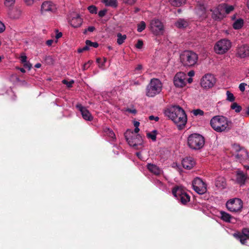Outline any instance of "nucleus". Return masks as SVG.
Here are the masks:
<instances>
[{"instance_id":"a18cd8bd","label":"nucleus","mask_w":249,"mask_h":249,"mask_svg":"<svg viewBox=\"0 0 249 249\" xmlns=\"http://www.w3.org/2000/svg\"><path fill=\"white\" fill-rule=\"evenodd\" d=\"M62 83L66 85L68 87L70 88L72 86V85L73 84L74 81L71 80L70 81H68L66 80H63L62 81Z\"/></svg>"},{"instance_id":"aec40b11","label":"nucleus","mask_w":249,"mask_h":249,"mask_svg":"<svg viewBox=\"0 0 249 249\" xmlns=\"http://www.w3.org/2000/svg\"><path fill=\"white\" fill-rule=\"evenodd\" d=\"M182 165L185 169L190 170L196 165V161L192 157H186L182 160Z\"/></svg>"},{"instance_id":"2eb2a0df","label":"nucleus","mask_w":249,"mask_h":249,"mask_svg":"<svg viewBox=\"0 0 249 249\" xmlns=\"http://www.w3.org/2000/svg\"><path fill=\"white\" fill-rule=\"evenodd\" d=\"M69 22L72 27L78 28L82 25V19L78 14L72 13L69 18Z\"/></svg>"},{"instance_id":"3c124183","label":"nucleus","mask_w":249,"mask_h":249,"mask_svg":"<svg viewBox=\"0 0 249 249\" xmlns=\"http://www.w3.org/2000/svg\"><path fill=\"white\" fill-rule=\"evenodd\" d=\"M107 130H108L107 134L109 135V136L113 139H115V134L114 133V132L111 130H110L109 129H108Z\"/></svg>"},{"instance_id":"6e6d98bb","label":"nucleus","mask_w":249,"mask_h":249,"mask_svg":"<svg viewBox=\"0 0 249 249\" xmlns=\"http://www.w3.org/2000/svg\"><path fill=\"white\" fill-rule=\"evenodd\" d=\"M95 30V27L93 26H89L88 28L87 29H86L84 32V34H86L87 31H89L90 32H93Z\"/></svg>"},{"instance_id":"0e129e2a","label":"nucleus","mask_w":249,"mask_h":249,"mask_svg":"<svg viewBox=\"0 0 249 249\" xmlns=\"http://www.w3.org/2000/svg\"><path fill=\"white\" fill-rule=\"evenodd\" d=\"M17 69H18L20 70V71L22 72V73H25V70L23 69V68H17Z\"/></svg>"},{"instance_id":"a211bd4d","label":"nucleus","mask_w":249,"mask_h":249,"mask_svg":"<svg viewBox=\"0 0 249 249\" xmlns=\"http://www.w3.org/2000/svg\"><path fill=\"white\" fill-rule=\"evenodd\" d=\"M76 107L80 111L83 119L87 121H91L93 117L87 108L81 105H77Z\"/></svg>"},{"instance_id":"774afa93","label":"nucleus","mask_w":249,"mask_h":249,"mask_svg":"<svg viewBox=\"0 0 249 249\" xmlns=\"http://www.w3.org/2000/svg\"><path fill=\"white\" fill-rule=\"evenodd\" d=\"M246 5L247 7L249 9V0H246Z\"/></svg>"},{"instance_id":"4be33fe9","label":"nucleus","mask_w":249,"mask_h":249,"mask_svg":"<svg viewBox=\"0 0 249 249\" xmlns=\"http://www.w3.org/2000/svg\"><path fill=\"white\" fill-rule=\"evenodd\" d=\"M247 178V175L244 174L242 171L238 170L236 171V180L238 183L241 185L244 184Z\"/></svg>"},{"instance_id":"a878e982","label":"nucleus","mask_w":249,"mask_h":249,"mask_svg":"<svg viewBox=\"0 0 249 249\" xmlns=\"http://www.w3.org/2000/svg\"><path fill=\"white\" fill-rule=\"evenodd\" d=\"M219 8H222L225 15L228 14L232 11L234 9V7L232 5H229L226 3H222L219 4Z\"/></svg>"},{"instance_id":"5fc2aeb1","label":"nucleus","mask_w":249,"mask_h":249,"mask_svg":"<svg viewBox=\"0 0 249 249\" xmlns=\"http://www.w3.org/2000/svg\"><path fill=\"white\" fill-rule=\"evenodd\" d=\"M106 10H101L98 12V15L100 17H103L107 13Z\"/></svg>"},{"instance_id":"39448f33","label":"nucleus","mask_w":249,"mask_h":249,"mask_svg":"<svg viewBox=\"0 0 249 249\" xmlns=\"http://www.w3.org/2000/svg\"><path fill=\"white\" fill-rule=\"evenodd\" d=\"M161 81L157 78H153L146 88V95L148 97H154L159 94L162 89Z\"/></svg>"},{"instance_id":"58836bf2","label":"nucleus","mask_w":249,"mask_h":249,"mask_svg":"<svg viewBox=\"0 0 249 249\" xmlns=\"http://www.w3.org/2000/svg\"><path fill=\"white\" fill-rule=\"evenodd\" d=\"M16 0H4V5L7 7H11L14 5Z\"/></svg>"},{"instance_id":"f704fd0d","label":"nucleus","mask_w":249,"mask_h":249,"mask_svg":"<svg viewBox=\"0 0 249 249\" xmlns=\"http://www.w3.org/2000/svg\"><path fill=\"white\" fill-rule=\"evenodd\" d=\"M226 94L227 96L226 100L227 101L232 102L235 100V97L234 96V95L230 91L227 90Z\"/></svg>"},{"instance_id":"b1692460","label":"nucleus","mask_w":249,"mask_h":249,"mask_svg":"<svg viewBox=\"0 0 249 249\" xmlns=\"http://www.w3.org/2000/svg\"><path fill=\"white\" fill-rule=\"evenodd\" d=\"M21 11L17 8H14L9 10L8 15L9 17L14 19L18 18L21 15Z\"/></svg>"},{"instance_id":"72a5a7b5","label":"nucleus","mask_w":249,"mask_h":249,"mask_svg":"<svg viewBox=\"0 0 249 249\" xmlns=\"http://www.w3.org/2000/svg\"><path fill=\"white\" fill-rule=\"evenodd\" d=\"M117 37L118 44L119 45H121L124 42V40L126 38V35H122L121 34L119 33L117 35Z\"/></svg>"},{"instance_id":"cd10ccee","label":"nucleus","mask_w":249,"mask_h":249,"mask_svg":"<svg viewBox=\"0 0 249 249\" xmlns=\"http://www.w3.org/2000/svg\"><path fill=\"white\" fill-rule=\"evenodd\" d=\"M175 25L178 28H183L188 25V22L183 19H179L175 23Z\"/></svg>"},{"instance_id":"1a4fd4ad","label":"nucleus","mask_w":249,"mask_h":249,"mask_svg":"<svg viewBox=\"0 0 249 249\" xmlns=\"http://www.w3.org/2000/svg\"><path fill=\"white\" fill-rule=\"evenodd\" d=\"M149 28L151 32L155 36H161L164 32L163 23L157 18H154L150 21Z\"/></svg>"},{"instance_id":"6e6552de","label":"nucleus","mask_w":249,"mask_h":249,"mask_svg":"<svg viewBox=\"0 0 249 249\" xmlns=\"http://www.w3.org/2000/svg\"><path fill=\"white\" fill-rule=\"evenodd\" d=\"M227 209L232 213H239L242 211L243 202L238 198H233L228 200L226 203Z\"/></svg>"},{"instance_id":"338daca9","label":"nucleus","mask_w":249,"mask_h":249,"mask_svg":"<svg viewBox=\"0 0 249 249\" xmlns=\"http://www.w3.org/2000/svg\"><path fill=\"white\" fill-rule=\"evenodd\" d=\"M137 154V156L140 159H142V158L141 157V153L140 152H137L136 153Z\"/></svg>"},{"instance_id":"20e7f679","label":"nucleus","mask_w":249,"mask_h":249,"mask_svg":"<svg viewBox=\"0 0 249 249\" xmlns=\"http://www.w3.org/2000/svg\"><path fill=\"white\" fill-rule=\"evenodd\" d=\"M180 62L184 66L192 67L194 66L198 60L196 53L191 51H185L180 55Z\"/></svg>"},{"instance_id":"bf43d9fd","label":"nucleus","mask_w":249,"mask_h":249,"mask_svg":"<svg viewBox=\"0 0 249 249\" xmlns=\"http://www.w3.org/2000/svg\"><path fill=\"white\" fill-rule=\"evenodd\" d=\"M149 119L150 120H155L156 121H158L159 119V117H154V116H150L149 117Z\"/></svg>"},{"instance_id":"680f3d73","label":"nucleus","mask_w":249,"mask_h":249,"mask_svg":"<svg viewBox=\"0 0 249 249\" xmlns=\"http://www.w3.org/2000/svg\"><path fill=\"white\" fill-rule=\"evenodd\" d=\"M193 82V79L192 78H187V83H191Z\"/></svg>"},{"instance_id":"5701e85b","label":"nucleus","mask_w":249,"mask_h":249,"mask_svg":"<svg viewBox=\"0 0 249 249\" xmlns=\"http://www.w3.org/2000/svg\"><path fill=\"white\" fill-rule=\"evenodd\" d=\"M226 179L224 178L219 177L217 178L215 181V186L216 187L223 189L226 187Z\"/></svg>"},{"instance_id":"ddd939ff","label":"nucleus","mask_w":249,"mask_h":249,"mask_svg":"<svg viewBox=\"0 0 249 249\" xmlns=\"http://www.w3.org/2000/svg\"><path fill=\"white\" fill-rule=\"evenodd\" d=\"M192 186L195 191L198 194H204L207 191L206 184L199 178H196L193 180Z\"/></svg>"},{"instance_id":"864d4df0","label":"nucleus","mask_w":249,"mask_h":249,"mask_svg":"<svg viewBox=\"0 0 249 249\" xmlns=\"http://www.w3.org/2000/svg\"><path fill=\"white\" fill-rule=\"evenodd\" d=\"M62 36V34L61 32H59L58 31H56V33L55 35L56 40H55V42H57V39L60 38Z\"/></svg>"},{"instance_id":"4c0bfd02","label":"nucleus","mask_w":249,"mask_h":249,"mask_svg":"<svg viewBox=\"0 0 249 249\" xmlns=\"http://www.w3.org/2000/svg\"><path fill=\"white\" fill-rule=\"evenodd\" d=\"M231 108L234 110L236 112H239L241 110V106L235 102L231 105Z\"/></svg>"},{"instance_id":"2f4dec72","label":"nucleus","mask_w":249,"mask_h":249,"mask_svg":"<svg viewBox=\"0 0 249 249\" xmlns=\"http://www.w3.org/2000/svg\"><path fill=\"white\" fill-rule=\"evenodd\" d=\"M107 59L105 57H103V58H97L96 59V62L98 64V67L102 69H104L105 68V64L107 62Z\"/></svg>"},{"instance_id":"7c9ffc66","label":"nucleus","mask_w":249,"mask_h":249,"mask_svg":"<svg viewBox=\"0 0 249 249\" xmlns=\"http://www.w3.org/2000/svg\"><path fill=\"white\" fill-rule=\"evenodd\" d=\"M169 1L174 6L179 7L185 3L186 0H169Z\"/></svg>"},{"instance_id":"f257e3e1","label":"nucleus","mask_w":249,"mask_h":249,"mask_svg":"<svg viewBox=\"0 0 249 249\" xmlns=\"http://www.w3.org/2000/svg\"><path fill=\"white\" fill-rule=\"evenodd\" d=\"M165 114L177 124L179 129H182L186 124L187 116L180 107L174 106L166 111Z\"/></svg>"},{"instance_id":"dca6fc26","label":"nucleus","mask_w":249,"mask_h":249,"mask_svg":"<svg viewBox=\"0 0 249 249\" xmlns=\"http://www.w3.org/2000/svg\"><path fill=\"white\" fill-rule=\"evenodd\" d=\"M233 236L239 239L242 244H245L247 240H249V229H244L242 234L235 233L233 234Z\"/></svg>"},{"instance_id":"7ed1b4c3","label":"nucleus","mask_w":249,"mask_h":249,"mask_svg":"<svg viewBox=\"0 0 249 249\" xmlns=\"http://www.w3.org/2000/svg\"><path fill=\"white\" fill-rule=\"evenodd\" d=\"M126 141L131 146L136 147L137 149L142 147V137L138 133L134 132L130 129L126 130L124 133Z\"/></svg>"},{"instance_id":"e2e57ef3","label":"nucleus","mask_w":249,"mask_h":249,"mask_svg":"<svg viewBox=\"0 0 249 249\" xmlns=\"http://www.w3.org/2000/svg\"><path fill=\"white\" fill-rule=\"evenodd\" d=\"M41 66V65L40 63H37L35 65V67L36 68H40Z\"/></svg>"},{"instance_id":"f3484780","label":"nucleus","mask_w":249,"mask_h":249,"mask_svg":"<svg viewBox=\"0 0 249 249\" xmlns=\"http://www.w3.org/2000/svg\"><path fill=\"white\" fill-rule=\"evenodd\" d=\"M212 18L215 20H221L225 17V13L222 8H219V5L212 10Z\"/></svg>"},{"instance_id":"e433bc0d","label":"nucleus","mask_w":249,"mask_h":249,"mask_svg":"<svg viewBox=\"0 0 249 249\" xmlns=\"http://www.w3.org/2000/svg\"><path fill=\"white\" fill-rule=\"evenodd\" d=\"M145 27H146L145 23L144 21H142L140 22V23L138 24L137 31L139 32H141L145 29Z\"/></svg>"},{"instance_id":"49530a36","label":"nucleus","mask_w":249,"mask_h":249,"mask_svg":"<svg viewBox=\"0 0 249 249\" xmlns=\"http://www.w3.org/2000/svg\"><path fill=\"white\" fill-rule=\"evenodd\" d=\"M143 46V42L141 40H139L135 45V47L139 49H141L142 48Z\"/></svg>"},{"instance_id":"f8f14e48","label":"nucleus","mask_w":249,"mask_h":249,"mask_svg":"<svg viewBox=\"0 0 249 249\" xmlns=\"http://www.w3.org/2000/svg\"><path fill=\"white\" fill-rule=\"evenodd\" d=\"M173 83L174 86L178 89L185 87L187 85V75L183 72L177 73L174 77Z\"/></svg>"},{"instance_id":"f03ea898","label":"nucleus","mask_w":249,"mask_h":249,"mask_svg":"<svg viewBox=\"0 0 249 249\" xmlns=\"http://www.w3.org/2000/svg\"><path fill=\"white\" fill-rule=\"evenodd\" d=\"M210 125L217 132L229 131L232 127V123L227 117L222 115L213 116L210 120Z\"/></svg>"},{"instance_id":"c85d7f7f","label":"nucleus","mask_w":249,"mask_h":249,"mask_svg":"<svg viewBox=\"0 0 249 249\" xmlns=\"http://www.w3.org/2000/svg\"><path fill=\"white\" fill-rule=\"evenodd\" d=\"M243 20L241 18H239L235 20L233 23V27L234 29H239L243 26Z\"/></svg>"},{"instance_id":"4d7b16f0","label":"nucleus","mask_w":249,"mask_h":249,"mask_svg":"<svg viewBox=\"0 0 249 249\" xmlns=\"http://www.w3.org/2000/svg\"><path fill=\"white\" fill-rule=\"evenodd\" d=\"M136 0H124V1L125 3H126L129 4H132L135 3Z\"/></svg>"},{"instance_id":"9b49d317","label":"nucleus","mask_w":249,"mask_h":249,"mask_svg":"<svg viewBox=\"0 0 249 249\" xmlns=\"http://www.w3.org/2000/svg\"><path fill=\"white\" fill-rule=\"evenodd\" d=\"M216 83V79L213 75L206 74L200 80L201 87L205 89L212 88Z\"/></svg>"},{"instance_id":"37998d69","label":"nucleus","mask_w":249,"mask_h":249,"mask_svg":"<svg viewBox=\"0 0 249 249\" xmlns=\"http://www.w3.org/2000/svg\"><path fill=\"white\" fill-rule=\"evenodd\" d=\"M134 126L135 127L134 132L138 133L140 131L139 126L140 125V123L138 121H134L133 122Z\"/></svg>"},{"instance_id":"4468645a","label":"nucleus","mask_w":249,"mask_h":249,"mask_svg":"<svg viewBox=\"0 0 249 249\" xmlns=\"http://www.w3.org/2000/svg\"><path fill=\"white\" fill-rule=\"evenodd\" d=\"M57 5L53 2L45 1L41 5L40 12L42 15L46 13L54 14L57 12Z\"/></svg>"},{"instance_id":"79ce46f5","label":"nucleus","mask_w":249,"mask_h":249,"mask_svg":"<svg viewBox=\"0 0 249 249\" xmlns=\"http://www.w3.org/2000/svg\"><path fill=\"white\" fill-rule=\"evenodd\" d=\"M88 9L91 14H96L97 13V8L94 5L89 6Z\"/></svg>"},{"instance_id":"69168bd1","label":"nucleus","mask_w":249,"mask_h":249,"mask_svg":"<svg viewBox=\"0 0 249 249\" xmlns=\"http://www.w3.org/2000/svg\"><path fill=\"white\" fill-rule=\"evenodd\" d=\"M88 49H89V46H87V45L86 46H85L83 48V51H86Z\"/></svg>"},{"instance_id":"09e8293b","label":"nucleus","mask_w":249,"mask_h":249,"mask_svg":"<svg viewBox=\"0 0 249 249\" xmlns=\"http://www.w3.org/2000/svg\"><path fill=\"white\" fill-rule=\"evenodd\" d=\"M247 86V84L245 83H241L239 86V89L242 91L244 92L245 90V87Z\"/></svg>"},{"instance_id":"bb28decb","label":"nucleus","mask_w":249,"mask_h":249,"mask_svg":"<svg viewBox=\"0 0 249 249\" xmlns=\"http://www.w3.org/2000/svg\"><path fill=\"white\" fill-rule=\"evenodd\" d=\"M196 14L200 17H206V10L204 5H200L196 8Z\"/></svg>"},{"instance_id":"412c9836","label":"nucleus","mask_w":249,"mask_h":249,"mask_svg":"<svg viewBox=\"0 0 249 249\" xmlns=\"http://www.w3.org/2000/svg\"><path fill=\"white\" fill-rule=\"evenodd\" d=\"M147 167L151 173L155 175H160L163 173L162 169L155 164L149 163Z\"/></svg>"},{"instance_id":"0eeeda50","label":"nucleus","mask_w":249,"mask_h":249,"mask_svg":"<svg viewBox=\"0 0 249 249\" xmlns=\"http://www.w3.org/2000/svg\"><path fill=\"white\" fill-rule=\"evenodd\" d=\"M231 43L229 39L224 38L217 41L215 44L213 50L218 54H223L227 53L231 48Z\"/></svg>"},{"instance_id":"ea45409f","label":"nucleus","mask_w":249,"mask_h":249,"mask_svg":"<svg viewBox=\"0 0 249 249\" xmlns=\"http://www.w3.org/2000/svg\"><path fill=\"white\" fill-rule=\"evenodd\" d=\"M192 112L195 116H202L204 115L203 111L200 109L194 110L192 111Z\"/></svg>"},{"instance_id":"de8ad7c7","label":"nucleus","mask_w":249,"mask_h":249,"mask_svg":"<svg viewBox=\"0 0 249 249\" xmlns=\"http://www.w3.org/2000/svg\"><path fill=\"white\" fill-rule=\"evenodd\" d=\"M91 63H92V61H89L87 63H85L83 66V70H86L88 69Z\"/></svg>"},{"instance_id":"052dcab7","label":"nucleus","mask_w":249,"mask_h":249,"mask_svg":"<svg viewBox=\"0 0 249 249\" xmlns=\"http://www.w3.org/2000/svg\"><path fill=\"white\" fill-rule=\"evenodd\" d=\"M188 76L192 77L195 75V72L193 71H191L188 73Z\"/></svg>"},{"instance_id":"423d86ee","label":"nucleus","mask_w":249,"mask_h":249,"mask_svg":"<svg viewBox=\"0 0 249 249\" xmlns=\"http://www.w3.org/2000/svg\"><path fill=\"white\" fill-rule=\"evenodd\" d=\"M188 146L193 149H199L204 144V139L200 135L194 133L190 135L187 140Z\"/></svg>"},{"instance_id":"473e14b6","label":"nucleus","mask_w":249,"mask_h":249,"mask_svg":"<svg viewBox=\"0 0 249 249\" xmlns=\"http://www.w3.org/2000/svg\"><path fill=\"white\" fill-rule=\"evenodd\" d=\"M236 156L240 160L245 159L247 158L248 154L244 149H241Z\"/></svg>"},{"instance_id":"6ab92c4d","label":"nucleus","mask_w":249,"mask_h":249,"mask_svg":"<svg viewBox=\"0 0 249 249\" xmlns=\"http://www.w3.org/2000/svg\"><path fill=\"white\" fill-rule=\"evenodd\" d=\"M237 55L240 58H245L249 56V46L243 45L238 47Z\"/></svg>"},{"instance_id":"13d9d810","label":"nucleus","mask_w":249,"mask_h":249,"mask_svg":"<svg viewBox=\"0 0 249 249\" xmlns=\"http://www.w3.org/2000/svg\"><path fill=\"white\" fill-rule=\"evenodd\" d=\"M53 42H54L53 40V39H49V40H48L46 41V44L48 46H52V44L53 43Z\"/></svg>"},{"instance_id":"c9c22d12","label":"nucleus","mask_w":249,"mask_h":249,"mask_svg":"<svg viewBox=\"0 0 249 249\" xmlns=\"http://www.w3.org/2000/svg\"><path fill=\"white\" fill-rule=\"evenodd\" d=\"M157 132L154 130L151 132L147 133V136L148 138L151 139L152 141H155L156 140Z\"/></svg>"},{"instance_id":"c03bdc74","label":"nucleus","mask_w":249,"mask_h":249,"mask_svg":"<svg viewBox=\"0 0 249 249\" xmlns=\"http://www.w3.org/2000/svg\"><path fill=\"white\" fill-rule=\"evenodd\" d=\"M19 59L20 60L21 63H22V64L27 62V57L24 53H22L21 54V55L19 57Z\"/></svg>"},{"instance_id":"393cba45","label":"nucleus","mask_w":249,"mask_h":249,"mask_svg":"<svg viewBox=\"0 0 249 249\" xmlns=\"http://www.w3.org/2000/svg\"><path fill=\"white\" fill-rule=\"evenodd\" d=\"M221 219L226 222L230 223L231 220L233 219V217L229 213L221 211L220 212Z\"/></svg>"},{"instance_id":"c756f323","label":"nucleus","mask_w":249,"mask_h":249,"mask_svg":"<svg viewBox=\"0 0 249 249\" xmlns=\"http://www.w3.org/2000/svg\"><path fill=\"white\" fill-rule=\"evenodd\" d=\"M102 1L107 6L116 7L117 6V0H103Z\"/></svg>"},{"instance_id":"a19ab883","label":"nucleus","mask_w":249,"mask_h":249,"mask_svg":"<svg viewBox=\"0 0 249 249\" xmlns=\"http://www.w3.org/2000/svg\"><path fill=\"white\" fill-rule=\"evenodd\" d=\"M86 44L87 46H89V47L92 46L94 48H97L98 47V44L97 42H92L89 40H86Z\"/></svg>"},{"instance_id":"603ef678","label":"nucleus","mask_w":249,"mask_h":249,"mask_svg":"<svg viewBox=\"0 0 249 249\" xmlns=\"http://www.w3.org/2000/svg\"><path fill=\"white\" fill-rule=\"evenodd\" d=\"M5 30V25L3 22L0 21V33H3Z\"/></svg>"},{"instance_id":"9d476101","label":"nucleus","mask_w":249,"mask_h":249,"mask_svg":"<svg viewBox=\"0 0 249 249\" xmlns=\"http://www.w3.org/2000/svg\"><path fill=\"white\" fill-rule=\"evenodd\" d=\"M172 193L174 196L184 205L190 201L189 195L181 187H177L174 188Z\"/></svg>"},{"instance_id":"8fccbe9b","label":"nucleus","mask_w":249,"mask_h":249,"mask_svg":"<svg viewBox=\"0 0 249 249\" xmlns=\"http://www.w3.org/2000/svg\"><path fill=\"white\" fill-rule=\"evenodd\" d=\"M25 68L28 69V70H30L32 68V64L28 61L23 64Z\"/></svg>"}]
</instances>
